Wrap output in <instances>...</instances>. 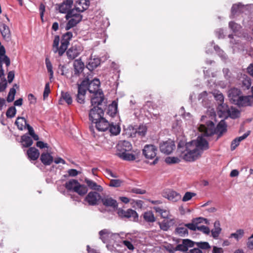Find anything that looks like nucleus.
<instances>
[{
	"label": "nucleus",
	"instance_id": "nucleus-1",
	"mask_svg": "<svg viewBox=\"0 0 253 253\" xmlns=\"http://www.w3.org/2000/svg\"><path fill=\"white\" fill-rule=\"evenodd\" d=\"M177 151L180 153V157L186 161H194L201 156V151L193 147L190 142L185 144L184 142L179 143Z\"/></svg>",
	"mask_w": 253,
	"mask_h": 253
},
{
	"label": "nucleus",
	"instance_id": "nucleus-2",
	"mask_svg": "<svg viewBox=\"0 0 253 253\" xmlns=\"http://www.w3.org/2000/svg\"><path fill=\"white\" fill-rule=\"evenodd\" d=\"M132 149V145L127 141H120L117 145L116 155L121 159L125 161H134L136 157L134 154L129 153Z\"/></svg>",
	"mask_w": 253,
	"mask_h": 253
},
{
	"label": "nucleus",
	"instance_id": "nucleus-3",
	"mask_svg": "<svg viewBox=\"0 0 253 253\" xmlns=\"http://www.w3.org/2000/svg\"><path fill=\"white\" fill-rule=\"evenodd\" d=\"M80 12H78L75 7L67 12L65 18L67 20H69V21L65 27L66 30H69L74 27L82 21L83 16L80 14Z\"/></svg>",
	"mask_w": 253,
	"mask_h": 253
},
{
	"label": "nucleus",
	"instance_id": "nucleus-4",
	"mask_svg": "<svg viewBox=\"0 0 253 253\" xmlns=\"http://www.w3.org/2000/svg\"><path fill=\"white\" fill-rule=\"evenodd\" d=\"M157 148L153 145L147 144L142 150V154L146 159H153L155 158L151 165L157 164L159 158L156 157Z\"/></svg>",
	"mask_w": 253,
	"mask_h": 253
},
{
	"label": "nucleus",
	"instance_id": "nucleus-5",
	"mask_svg": "<svg viewBox=\"0 0 253 253\" xmlns=\"http://www.w3.org/2000/svg\"><path fill=\"white\" fill-rule=\"evenodd\" d=\"M104 116L103 110L99 107L94 106L91 109L89 113V119L92 123L95 124L103 119Z\"/></svg>",
	"mask_w": 253,
	"mask_h": 253
},
{
	"label": "nucleus",
	"instance_id": "nucleus-6",
	"mask_svg": "<svg viewBox=\"0 0 253 253\" xmlns=\"http://www.w3.org/2000/svg\"><path fill=\"white\" fill-rule=\"evenodd\" d=\"M83 81H87L86 84L84 86L86 91L88 89L92 94L101 92L99 90L100 81L98 79H95L90 81L88 78H86Z\"/></svg>",
	"mask_w": 253,
	"mask_h": 253
},
{
	"label": "nucleus",
	"instance_id": "nucleus-7",
	"mask_svg": "<svg viewBox=\"0 0 253 253\" xmlns=\"http://www.w3.org/2000/svg\"><path fill=\"white\" fill-rule=\"evenodd\" d=\"M190 142L193 145V147L201 151V154L204 150H208L209 148L208 142L202 137L199 136L196 140H192Z\"/></svg>",
	"mask_w": 253,
	"mask_h": 253
},
{
	"label": "nucleus",
	"instance_id": "nucleus-8",
	"mask_svg": "<svg viewBox=\"0 0 253 253\" xmlns=\"http://www.w3.org/2000/svg\"><path fill=\"white\" fill-rule=\"evenodd\" d=\"M100 199V194L95 191H90L85 196L84 201L89 206H95L98 205Z\"/></svg>",
	"mask_w": 253,
	"mask_h": 253
},
{
	"label": "nucleus",
	"instance_id": "nucleus-9",
	"mask_svg": "<svg viewBox=\"0 0 253 253\" xmlns=\"http://www.w3.org/2000/svg\"><path fill=\"white\" fill-rule=\"evenodd\" d=\"M82 51L83 47L79 43L73 44L71 47L67 50L66 54L69 59L73 60L78 56Z\"/></svg>",
	"mask_w": 253,
	"mask_h": 253
},
{
	"label": "nucleus",
	"instance_id": "nucleus-10",
	"mask_svg": "<svg viewBox=\"0 0 253 253\" xmlns=\"http://www.w3.org/2000/svg\"><path fill=\"white\" fill-rule=\"evenodd\" d=\"M162 196L163 197L173 202L178 201L181 198V195L179 193L171 189H167L164 190L162 193Z\"/></svg>",
	"mask_w": 253,
	"mask_h": 253
},
{
	"label": "nucleus",
	"instance_id": "nucleus-11",
	"mask_svg": "<svg viewBox=\"0 0 253 253\" xmlns=\"http://www.w3.org/2000/svg\"><path fill=\"white\" fill-rule=\"evenodd\" d=\"M117 213L119 216L121 218H131L133 221L138 218V214L136 211L132 209H128L126 211L122 209H119Z\"/></svg>",
	"mask_w": 253,
	"mask_h": 253
},
{
	"label": "nucleus",
	"instance_id": "nucleus-12",
	"mask_svg": "<svg viewBox=\"0 0 253 253\" xmlns=\"http://www.w3.org/2000/svg\"><path fill=\"white\" fill-rule=\"evenodd\" d=\"M86 83L87 81H82L80 84H78V94L76 100L80 104L84 103V102L86 90L84 86L86 84Z\"/></svg>",
	"mask_w": 253,
	"mask_h": 253
},
{
	"label": "nucleus",
	"instance_id": "nucleus-13",
	"mask_svg": "<svg viewBox=\"0 0 253 253\" xmlns=\"http://www.w3.org/2000/svg\"><path fill=\"white\" fill-rule=\"evenodd\" d=\"M174 143L171 140L163 142L160 145V151L162 153L166 154H170L174 150Z\"/></svg>",
	"mask_w": 253,
	"mask_h": 253
},
{
	"label": "nucleus",
	"instance_id": "nucleus-14",
	"mask_svg": "<svg viewBox=\"0 0 253 253\" xmlns=\"http://www.w3.org/2000/svg\"><path fill=\"white\" fill-rule=\"evenodd\" d=\"M100 200L103 206L106 207H111L114 209L118 208V204L117 201L109 195H105L102 197H101Z\"/></svg>",
	"mask_w": 253,
	"mask_h": 253
},
{
	"label": "nucleus",
	"instance_id": "nucleus-15",
	"mask_svg": "<svg viewBox=\"0 0 253 253\" xmlns=\"http://www.w3.org/2000/svg\"><path fill=\"white\" fill-rule=\"evenodd\" d=\"M72 37L73 34L71 32H67L62 35L61 41V52H65L66 51Z\"/></svg>",
	"mask_w": 253,
	"mask_h": 253
},
{
	"label": "nucleus",
	"instance_id": "nucleus-16",
	"mask_svg": "<svg viewBox=\"0 0 253 253\" xmlns=\"http://www.w3.org/2000/svg\"><path fill=\"white\" fill-rule=\"evenodd\" d=\"M241 94L240 89L237 88H231L228 91V97L230 101L235 105L240 98Z\"/></svg>",
	"mask_w": 253,
	"mask_h": 253
},
{
	"label": "nucleus",
	"instance_id": "nucleus-17",
	"mask_svg": "<svg viewBox=\"0 0 253 253\" xmlns=\"http://www.w3.org/2000/svg\"><path fill=\"white\" fill-rule=\"evenodd\" d=\"M206 126L201 125L200 129L201 131H204V134L207 136H210L213 134V130L215 129L214 124L213 122L209 121L206 122Z\"/></svg>",
	"mask_w": 253,
	"mask_h": 253
},
{
	"label": "nucleus",
	"instance_id": "nucleus-18",
	"mask_svg": "<svg viewBox=\"0 0 253 253\" xmlns=\"http://www.w3.org/2000/svg\"><path fill=\"white\" fill-rule=\"evenodd\" d=\"M227 131V124L224 120L220 121L213 130V134L217 135V139L222 136Z\"/></svg>",
	"mask_w": 253,
	"mask_h": 253
},
{
	"label": "nucleus",
	"instance_id": "nucleus-19",
	"mask_svg": "<svg viewBox=\"0 0 253 253\" xmlns=\"http://www.w3.org/2000/svg\"><path fill=\"white\" fill-rule=\"evenodd\" d=\"M196 244V242H194L189 239H184L182 240V244H178L175 247L176 251L186 252L188 250L189 248L194 247V245Z\"/></svg>",
	"mask_w": 253,
	"mask_h": 253
},
{
	"label": "nucleus",
	"instance_id": "nucleus-20",
	"mask_svg": "<svg viewBox=\"0 0 253 253\" xmlns=\"http://www.w3.org/2000/svg\"><path fill=\"white\" fill-rule=\"evenodd\" d=\"M73 0H64L61 3L58 5V9L60 13H67L72 9Z\"/></svg>",
	"mask_w": 253,
	"mask_h": 253
},
{
	"label": "nucleus",
	"instance_id": "nucleus-21",
	"mask_svg": "<svg viewBox=\"0 0 253 253\" xmlns=\"http://www.w3.org/2000/svg\"><path fill=\"white\" fill-rule=\"evenodd\" d=\"M236 105L238 106H248L253 105V98L251 96H241Z\"/></svg>",
	"mask_w": 253,
	"mask_h": 253
},
{
	"label": "nucleus",
	"instance_id": "nucleus-22",
	"mask_svg": "<svg viewBox=\"0 0 253 253\" xmlns=\"http://www.w3.org/2000/svg\"><path fill=\"white\" fill-rule=\"evenodd\" d=\"M104 95L102 92L93 93L91 97V105L94 106L98 107L101 105L104 100Z\"/></svg>",
	"mask_w": 253,
	"mask_h": 253
},
{
	"label": "nucleus",
	"instance_id": "nucleus-23",
	"mask_svg": "<svg viewBox=\"0 0 253 253\" xmlns=\"http://www.w3.org/2000/svg\"><path fill=\"white\" fill-rule=\"evenodd\" d=\"M73 66L74 74L72 76H79L84 69V63L81 60H76L74 62Z\"/></svg>",
	"mask_w": 253,
	"mask_h": 253
},
{
	"label": "nucleus",
	"instance_id": "nucleus-24",
	"mask_svg": "<svg viewBox=\"0 0 253 253\" xmlns=\"http://www.w3.org/2000/svg\"><path fill=\"white\" fill-rule=\"evenodd\" d=\"M95 127L99 131H105L108 129L110 126V123L104 118L96 122Z\"/></svg>",
	"mask_w": 253,
	"mask_h": 253
},
{
	"label": "nucleus",
	"instance_id": "nucleus-25",
	"mask_svg": "<svg viewBox=\"0 0 253 253\" xmlns=\"http://www.w3.org/2000/svg\"><path fill=\"white\" fill-rule=\"evenodd\" d=\"M89 4V0H80L77 1L75 7L78 12H83L88 8Z\"/></svg>",
	"mask_w": 253,
	"mask_h": 253
},
{
	"label": "nucleus",
	"instance_id": "nucleus-26",
	"mask_svg": "<svg viewBox=\"0 0 253 253\" xmlns=\"http://www.w3.org/2000/svg\"><path fill=\"white\" fill-rule=\"evenodd\" d=\"M60 37L56 35L54 37L52 43V51L54 53H58L59 56H61L65 52H61V45L59 46Z\"/></svg>",
	"mask_w": 253,
	"mask_h": 253
},
{
	"label": "nucleus",
	"instance_id": "nucleus-27",
	"mask_svg": "<svg viewBox=\"0 0 253 253\" xmlns=\"http://www.w3.org/2000/svg\"><path fill=\"white\" fill-rule=\"evenodd\" d=\"M27 155L30 161H36L40 156V152L35 147H30L27 151Z\"/></svg>",
	"mask_w": 253,
	"mask_h": 253
},
{
	"label": "nucleus",
	"instance_id": "nucleus-28",
	"mask_svg": "<svg viewBox=\"0 0 253 253\" xmlns=\"http://www.w3.org/2000/svg\"><path fill=\"white\" fill-rule=\"evenodd\" d=\"M65 102L68 105H71L72 103V98L68 92H61V97L59 100V104L63 105Z\"/></svg>",
	"mask_w": 253,
	"mask_h": 253
},
{
	"label": "nucleus",
	"instance_id": "nucleus-29",
	"mask_svg": "<svg viewBox=\"0 0 253 253\" xmlns=\"http://www.w3.org/2000/svg\"><path fill=\"white\" fill-rule=\"evenodd\" d=\"M100 64V60L98 58H90L86 65V68L89 71H93Z\"/></svg>",
	"mask_w": 253,
	"mask_h": 253
},
{
	"label": "nucleus",
	"instance_id": "nucleus-30",
	"mask_svg": "<svg viewBox=\"0 0 253 253\" xmlns=\"http://www.w3.org/2000/svg\"><path fill=\"white\" fill-rule=\"evenodd\" d=\"M100 238L103 243L107 242L113 236V233L108 229H104L99 232Z\"/></svg>",
	"mask_w": 253,
	"mask_h": 253
},
{
	"label": "nucleus",
	"instance_id": "nucleus-31",
	"mask_svg": "<svg viewBox=\"0 0 253 253\" xmlns=\"http://www.w3.org/2000/svg\"><path fill=\"white\" fill-rule=\"evenodd\" d=\"M84 181L87 184V186L91 189L97 191L98 192H102L103 190L102 187L98 185L95 182L90 180L88 178H85Z\"/></svg>",
	"mask_w": 253,
	"mask_h": 253
},
{
	"label": "nucleus",
	"instance_id": "nucleus-32",
	"mask_svg": "<svg viewBox=\"0 0 253 253\" xmlns=\"http://www.w3.org/2000/svg\"><path fill=\"white\" fill-rule=\"evenodd\" d=\"M0 31L5 40H9L10 37V32L9 29L5 24L0 23Z\"/></svg>",
	"mask_w": 253,
	"mask_h": 253
},
{
	"label": "nucleus",
	"instance_id": "nucleus-33",
	"mask_svg": "<svg viewBox=\"0 0 253 253\" xmlns=\"http://www.w3.org/2000/svg\"><path fill=\"white\" fill-rule=\"evenodd\" d=\"M223 112H227L228 114H229V116L230 117H231L232 119H236L240 117V111L235 108H231V110L230 111L228 107H225L223 110H220Z\"/></svg>",
	"mask_w": 253,
	"mask_h": 253
},
{
	"label": "nucleus",
	"instance_id": "nucleus-34",
	"mask_svg": "<svg viewBox=\"0 0 253 253\" xmlns=\"http://www.w3.org/2000/svg\"><path fill=\"white\" fill-rule=\"evenodd\" d=\"M87 187L86 185L81 184L80 183H79L77 187H75L74 192H76L81 196H84L87 194Z\"/></svg>",
	"mask_w": 253,
	"mask_h": 253
},
{
	"label": "nucleus",
	"instance_id": "nucleus-35",
	"mask_svg": "<svg viewBox=\"0 0 253 253\" xmlns=\"http://www.w3.org/2000/svg\"><path fill=\"white\" fill-rule=\"evenodd\" d=\"M40 160L41 162L46 166L50 165L53 161V158L51 155L47 153H42Z\"/></svg>",
	"mask_w": 253,
	"mask_h": 253
},
{
	"label": "nucleus",
	"instance_id": "nucleus-36",
	"mask_svg": "<svg viewBox=\"0 0 253 253\" xmlns=\"http://www.w3.org/2000/svg\"><path fill=\"white\" fill-rule=\"evenodd\" d=\"M79 183L77 180L72 179L67 181L65 183L64 186L68 191L74 192L75 187L77 186Z\"/></svg>",
	"mask_w": 253,
	"mask_h": 253
},
{
	"label": "nucleus",
	"instance_id": "nucleus-37",
	"mask_svg": "<svg viewBox=\"0 0 253 253\" xmlns=\"http://www.w3.org/2000/svg\"><path fill=\"white\" fill-rule=\"evenodd\" d=\"M118 111V103L115 101L112 102V104L108 107L107 113L111 117H114Z\"/></svg>",
	"mask_w": 253,
	"mask_h": 253
},
{
	"label": "nucleus",
	"instance_id": "nucleus-38",
	"mask_svg": "<svg viewBox=\"0 0 253 253\" xmlns=\"http://www.w3.org/2000/svg\"><path fill=\"white\" fill-rule=\"evenodd\" d=\"M221 229L220 227V223L219 221H215L214 223V228L211 231L212 236L214 238H217L220 233Z\"/></svg>",
	"mask_w": 253,
	"mask_h": 253
},
{
	"label": "nucleus",
	"instance_id": "nucleus-39",
	"mask_svg": "<svg viewBox=\"0 0 253 253\" xmlns=\"http://www.w3.org/2000/svg\"><path fill=\"white\" fill-rule=\"evenodd\" d=\"M144 220L147 222L152 223L155 221L156 218L152 211H147L143 214Z\"/></svg>",
	"mask_w": 253,
	"mask_h": 253
},
{
	"label": "nucleus",
	"instance_id": "nucleus-40",
	"mask_svg": "<svg viewBox=\"0 0 253 253\" xmlns=\"http://www.w3.org/2000/svg\"><path fill=\"white\" fill-rule=\"evenodd\" d=\"M214 98L218 101L219 109L221 110V108L223 109L225 107H227V105L223 104L224 96L222 93H216L214 95Z\"/></svg>",
	"mask_w": 253,
	"mask_h": 253
},
{
	"label": "nucleus",
	"instance_id": "nucleus-41",
	"mask_svg": "<svg viewBox=\"0 0 253 253\" xmlns=\"http://www.w3.org/2000/svg\"><path fill=\"white\" fill-rule=\"evenodd\" d=\"M28 124H27L25 119L23 117H17V127L20 130H22L26 128Z\"/></svg>",
	"mask_w": 253,
	"mask_h": 253
},
{
	"label": "nucleus",
	"instance_id": "nucleus-42",
	"mask_svg": "<svg viewBox=\"0 0 253 253\" xmlns=\"http://www.w3.org/2000/svg\"><path fill=\"white\" fill-rule=\"evenodd\" d=\"M153 209L156 212H158L160 214L162 218H168L169 217V213L168 211L160 207H154Z\"/></svg>",
	"mask_w": 253,
	"mask_h": 253
},
{
	"label": "nucleus",
	"instance_id": "nucleus-43",
	"mask_svg": "<svg viewBox=\"0 0 253 253\" xmlns=\"http://www.w3.org/2000/svg\"><path fill=\"white\" fill-rule=\"evenodd\" d=\"M22 145L25 147H28L31 146L33 143L31 137L27 135H23L21 138Z\"/></svg>",
	"mask_w": 253,
	"mask_h": 253
},
{
	"label": "nucleus",
	"instance_id": "nucleus-44",
	"mask_svg": "<svg viewBox=\"0 0 253 253\" xmlns=\"http://www.w3.org/2000/svg\"><path fill=\"white\" fill-rule=\"evenodd\" d=\"M45 62L47 72L49 74V80L51 81L53 78V71L52 70V64L48 58H45Z\"/></svg>",
	"mask_w": 253,
	"mask_h": 253
},
{
	"label": "nucleus",
	"instance_id": "nucleus-45",
	"mask_svg": "<svg viewBox=\"0 0 253 253\" xmlns=\"http://www.w3.org/2000/svg\"><path fill=\"white\" fill-rule=\"evenodd\" d=\"M147 131V127L146 126L141 125L136 129V133L140 137H144L145 136Z\"/></svg>",
	"mask_w": 253,
	"mask_h": 253
},
{
	"label": "nucleus",
	"instance_id": "nucleus-46",
	"mask_svg": "<svg viewBox=\"0 0 253 253\" xmlns=\"http://www.w3.org/2000/svg\"><path fill=\"white\" fill-rule=\"evenodd\" d=\"M108 129L111 134L115 135L118 134L121 130L120 127L119 126L110 124Z\"/></svg>",
	"mask_w": 253,
	"mask_h": 253
},
{
	"label": "nucleus",
	"instance_id": "nucleus-47",
	"mask_svg": "<svg viewBox=\"0 0 253 253\" xmlns=\"http://www.w3.org/2000/svg\"><path fill=\"white\" fill-rule=\"evenodd\" d=\"M242 6L240 3L234 4L231 8V13L233 16L236 15L237 14L241 12Z\"/></svg>",
	"mask_w": 253,
	"mask_h": 253
},
{
	"label": "nucleus",
	"instance_id": "nucleus-48",
	"mask_svg": "<svg viewBox=\"0 0 253 253\" xmlns=\"http://www.w3.org/2000/svg\"><path fill=\"white\" fill-rule=\"evenodd\" d=\"M176 232L180 236H185L188 234L186 227H178L175 229Z\"/></svg>",
	"mask_w": 253,
	"mask_h": 253
},
{
	"label": "nucleus",
	"instance_id": "nucleus-49",
	"mask_svg": "<svg viewBox=\"0 0 253 253\" xmlns=\"http://www.w3.org/2000/svg\"><path fill=\"white\" fill-rule=\"evenodd\" d=\"M244 234V230L238 229L236 231V232L235 233H232L230 235V237H231V238L233 237V238H235L236 240H238L239 239L241 238L243 236Z\"/></svg>",
	"mask_w": 253,
	"mask_h": 253
},
{
	"label": "nucleus",
	"instance_id": "nucleus-50",
	"mask_svg": "<svg viewBox=\"0 0 253 253\" xmlns=\"http://www.w3.org/2000/svg\"><path fill=\"white\" fill-rule=\"evenodd\" d=\"M229 27L233 31V32H237L239 31L241 28L240 25L234 21H231L229 23Z\"/></svg>",
	"mask_w": 253,
	"mask_h": 253
},
{
	"label": "nucleus",
	"instance_id": "nucleus-51",
	"mask_svg": "<svg viewBox=\"0 0 253 253\" xmlns=\"http://www.w3.org/2000/svg\"><path fill=\"white\" fill-rule=\"evenodd\" d=\"M196 245L200 249L208 250L211 248L210 244L207 242H196Z\"/></svg>",
	"mask_w": 253,
	"mask_h": 253
},
{
	"label": "nucleus",
	"instance_id": "nucleus-52",
	"mask_svg": "<svg viewBox=\"0 0 253 253\" xmlns=\"http://www.w3.org/2000/svg\"><path fill=\"white\" fill-rule=\"evenodd\" d=\"M15 86H16V84L13 85L8 94L7 101L9 102L12 101L14 99V96L16 93V89L14 88Z\"/></svg>",
	"mask_w": 253,
	"mask_h": 253
},
{
	"label": "nucleus",
	"instance_id": "nucleus-53",
	"mask_svg": "<svg viewBox=\"0 0 253 253\" xmlns=\"http://www.w3.org/2000/svg\"><path fill=\"white\" fill-rule=\"evenodd\" d=\"M196 195V194L193 192H186L185 193V195L182 198V201L183 202H187L191 200L192 197L195 196Z\"/></svg>",
	"mask_w": 253,
	"mask_h": 253
},
{
	"label": "nucleus",
	"instance_id": "nucleus-54",
	"mask_svg": "<svg viewBox=\"0 0 253 253\" xmlns=\"http://www.w3.org/2000/svg\"><path fill=\"white\" fill-rule=\"evenodd\" d=\"M3 63L5 64L7 67L9 66L10 64V59L6 55L0 56V64L2 65Z\"/></svg>",
	"mask_w": 253,
	"mask_h": 253
},
{
	"label": "nucleus",
	"instance_id": "nucleus-55",
	"mask_svg": "<svg viewBox=\"0 0 253 253\" xmlns=\"http://www.w3.org/2000/svg\"><path fill=\"white\" fill-rule=\"evenodd\" d=\"M122 182L120 179H111L109 185L111 187H118L121 185Z\"/></svg>",
	"mask_w": 253,
	"mask_h": 253
},
{
	"label": "nucleus",
	"instance_id": "nucleus-56",
	"mask_svg": "<svg viewBox=\"0 0 253 253\" xmlns=\"http://www.w3.org/2000/svg\"><path fill=\"white\" fill-rule=\"evenodd\" d=\"M160 228L164 231H167L169 228V222L168 220H164L161 222H159Z\"/></svg>",
	"mask_w": 253,
	"mask_h": 253
},
{
	"label": "nucleus",
	"instance_id": "nucleus-57",
	"mask_svg": "<svg viewBox=\"0 0 253 253\" xmlns=\"http://www.w3.org/2000/svg\"><path fill=\"white\" fill-rule=\"evenodd\" d=\"M50 92V84L49 83H46L43 93V98L45 100L48 96Z\"/></svg>",
	"mask_w": 253,
	"mask_h": 253
},
{
	"label": "nucleus",
	"instance_id": "nucleus-58",
	"mask_svg": "<svg viewBox=\"0 0 253 253\" xmlns=\"http://www.w3.org/2000/svg\"><path fill=\"white\" fill-rule=\"evenodd\" d=\"M16 114V109L15 107H10L7 111L6 115L8 118L13 117Z\"/></svg>",
	"mask_w": 253,
	"mask_h": 253
},
{
	"label": "nucleus",
	"instance_id": "nucleus-59",
	"mask_svg": "<svg viewBox=\"0 0 253 253\" xmlns=\"http://www.w3.org/2000/svg\"><path fill=\"white\" fill-rule=\"evenodd\" d=\"M165 161L167 164H171L178 163L180 161L178 158L173 157L167 158Z\"/></svg>",
	"mask_w": 253,
	"mask_h": 253
},
{
	"label": "nucleus",
	"instance_id": "nucleus-60",
	"mask_svg": "<svg viewBox=\"0 0 253 253\" xmlns=\"http://www.w3.org/2000/svg\"><path fill=\"white\" fill-rule=\"evenodd\" d=\"M197 230L202 231L206 234H209L210 232V228L204 225L198 226Z\"/></svg>",
	"mask_w": 253,
	"mask_h": 253
},
{
	"label": "nucleus",
	"instance_id": "nucleus-61",
	"mask_svg": "<svg viewBox=\"0 0 253 253\" xmlns=\"http://www.w3.org/2000/svg\"><path fill=\"white\" fill-rule=\"evenodd\" d=\"M131 192L133 193H135V194H144L146 192L145 190L140 189V188H132L131 190Z\"/></svg>",
	"mask_w": 253,
	"mask_h": 253
},
{
	"label": "nucleus",
	"instance_id": "nucleus-62",
	"mask_svg": "<svg viewBox=\"0 0 253 253\" xmlns=\"http://www.w3.org/2000/svg\"><path fill=\"white\" fill-rule=\"evenodd\" d=\"M185 226L192 231H196L197 230L198 226H197L195 223L192 222L191 223L186 224Z\"/></svg>",
	"mask_w": 253,
	"mask_h": 253
},
{
	"label": "nucleus",
	"instance_id": "nucleus-63",
	"mask_svg": "<svg viewBox=\"0 0 253 253\" xmlns=\"http://www.w3.org/2000/svg\"><path fill=\"white\" fill-rule=\"evenodd\" d=\"M123 244L126 246L129 250H132L134 249V247L132 243L127 240H125L123 241Z\"/></svg>",
	"mask_w": 253,
	"mask_h": 253
},
{
	"label": "nucleus",
	"instance_id": "nucleus-64",
	"mask_svg": "<svg viewBox=\"0 0 253 253\" xmlns=\"http://www.w3.org/2000/svg\"><path fill=\"white\" fill-rule=\"evenodd\" d=\"M247 73L252 77H253V63L249 65L247 69Z\"/></svg>",
	"mask_w": 253,
	"mask_h": 253
}]
</instances>
